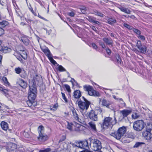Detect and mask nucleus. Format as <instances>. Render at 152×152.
<instances>
[{"instance_id":"obj_32","label":"nucleus","mask_w":152,"mask_h":152,"mask_svg":"<svg viewBox=\"0 0 152 152\" xmlns=\"http://www.w3.org/2000/svg\"><path fill=\"white\" fill-rule=\"evenodd\" d=\"M141 53H146L147 50V48L145 46H144L143 47H141V46L140 48H138Z\"/></svg>"},{"instance_id":"obj_19","label":"nucleus","mask_w":152,"mask_h":152,"mask_svg":"<svg viewBox=\"0 0 152 152\" xmlns=\"http://www.w3.org/2000/svg\"><path fill=\"white\" fill-rule=\"evenodd\" d=\"M81 148L87 149L88 148V145L87 141L85 140L81 141Z\"/></svg>"},{"instance_id":"obj_47","label":"nucleus","mask_w":152,"mask_h":152,"mask_svg":"<svg viewBox=\"0 0 152 152\" xmlns=\"http://www.w3.org/2000/svg\"><path fill=\"white\" fill-rule=\"evenodd\" d=\"M64 87L66 88V90L69 92H71V89L70 86L67 84H65L64 85Z\"/></svg>"},{"instance_id":"obj_13","label":"nucleus","mask_w":152,"mask_h":152,"mask_svg":"<svg viewBox=\"0 0 152 152\" xmlns=\"http://www.w3.org/2000/svg\"><path fill=\"white\" fill-rule=\"evenodd\" d=\"M134 137V134L132 132L129 133L127 134V137L126 138V139H125V138L123 139V140L124 142L125 143L127 142L129 143L130 142V140H129L128 138H129L131 139H133Z\"/></svg>"},{"instance_id":"obj_36","label":"nucleus","mask_w":152,"mask_h":152,"mask_svg":"<svg viewBox=\"0 0 152 152\" xmlns=\"http://www.w3.org/2000/svg\"><path fill=\"white\" fill-rule=\"evenodd\" d=\"M94 14L96 15H97L101 17H103L104 16V15L103 14L96 10L94 12Z\"/></svg>"},{"instance_id":"obj_26","label":"nucleus","mask_w":152,"mask_h":152,"mask_svg":"<svg viewBox=\"0 0 152 152\" xmlns=\"http://www.w3.org/2000/svg\"><path fill=\"white\" fill-rule=\"evenodd\" d=\"M58 107V104L57 103L53 105L50 106V109L51 110L56 111Z\"/></svg>"},{"instance_id":"obj_17","label":"nucleus","mask_w":152,"mask_h":152,"mask_svg":"<svg viewBox=\"0 0 152 152\" xmlns=\"http://www.w3.org/2000/svg\"><path fill=\"white\" fill-rule=\"evenodd\" d=\"M86 19L88 20L91 23H94L97 24H99L100 23L99 22L96 20V18L93 17L91 16H88Z\"/></svg>"},{"instance_id":"obj_5","label":"nucleus","mask_w":152,"mask_h":152,"mask_svg":"<svg viewBox=\"0 0 152 152\" xmlns=\"http://www.w3.org/2000/svg\"><path fill=\"white\" fill-rule=\"evenodd\" d=\"M145 123L142 120H138L134 122L133 128L136 131H141L144 128Z\"/></svg>"},{"instance_id":"obj_41","label":"nucleus","mask_w":152,"mask_h":152,"mask_svg":"<svg viewBox=\"0 0 152 152\" xmlns=\"http://www.w3.org/2000/svg\"><path fill=\"white\" fill-rule=\"evenodd\" d=\"M116 22V20L115 19L113 18H110L108 21V23L110 24H112L113 23H115Z\"/></svg>"},{"instance_id":"obj_12","label":"nucleus","mask_w":152,"mask_h":152,"mask_svg":"<svg viewBox=\"0 0 152 152\" xmlns=\"http://www.w3.org/2000/svg\"><path fill=\"white\" fill-rule=\"evenodd\" d=\"M142 135L144 138L147 140H150L152 137L151 133L148 131H145L143 132Z\"/></svg>"},{"instance_id":"obj_60","label":"nucleus","mask_w":152,"mask_h":152,"mask_svg":"<svg viewBox=\"0 0 152 152\" xmlns=\"http://www.w3.org/2000/svg\"><path fill=\"white\" fill-rule=\"evenodd\" d=\"M118 99L120 101H121L122 102H121V103H122V104H125V103L123 101L122 99L119 98L118 99Z\"/></svg>"},{"instance_id":"obj_59","label":"nucleus","mask_w":152,"mask_h":152,"mask_svg":"<svg viewBox=\"0 0 152 152\" xmlns=\"http://www.w3.org/2000/svg\"><path fill=\"white\" fill-rule=\"evenodd\" d=\"M80 9L81 11H82V10H87V9L86 7H82V8H81Z\"/></svg>"},{"instance_id":"obj_43","label":"nucleus","mask_w":152,"mask_h":152,"mask_svg":"<svg viewBox=\"0 0 152 152\" xmlns=\"http://www.w3.org/2000/svg\"><path fill=\"white\" fill-rule=\"evenodd\" d=\"M2 80L3 81H4L5 85H9V83L8 82L7 79L6 77H3L2 78Z\"/></svg>"},{"instance_id":"obj_33","label":"nucleus","mask_w":152,"mask_h":152,"mask_svg":"<svg viewBox=\"0 0 152 152\" xmlns=\"http://www.w3.org/2000/svg\"><path fill=\"white\" fill-rule=\"evenodd\" d=\"M38 132L39 134L40 133H44V127L42 126H40L38 128Z\"/></svg>"},{"instance_id":"obj_38","label":"nucleus","mask_w":152,"mask_h":152,"mask_svg":"<svg viewBox=\"0 0 152 152\" xmlns=\"http://www.w3.org/2000/svg\"><path fill=\"white\" fill-rule=\"evenodd\" d=\"M140 117V115L137 113H134L132 115V118L134 119H137Z\"/></svg>"},{"instance_id":"obj_37","label":"nucleus","mask_w":152,"mask_h":152,"mask_svg":"<svg viewBox=\"0 0 152 152\" xmlns=\"http://www.w3.org/2000/svg\"><path fill=\"white\" fill-rule=\"evenodd\" d=\"M48 58L52 63L54 65L57 64L56 62L53 59L52 55Z\"/></svg>"},{"instance_id":"obj_34","label":"nucleus","mask_w":152,"mask_h":152,"mask_svg":"<svg viewBox=\"0 0 152 152\" xmlns=\"http://www.w3.org/2000/svg\"><path fill=\"white\" fill-rule=\"evenodd\" d=\"M20 73L21 74H20V76L21 77L24 78H25L26 77L27 74L26 72L23 69V70L22 72H21Z\"/></svg>"},{"instance_id":"obj_2","label":"nucleus","mask_w":152,"mask_h":152,"mask_svg":"<svg viewBox=\"0 0 152 152\" xmlns=\"http://www.w3.org/2000/svg\"><path fill=\"white\" fill-rule=\"evenodd\" d=\"M90 145L92 150L94 151H97L100 150L102 148L101 143L100 141L97 139L89 138Z\"/></svg>"},{"instance_id":"obj_40","label":"nucleus","mask_w":152,"mask_h":152,"mask_svg":"<svg viewBox=\"0 0 152 152\" xmlns=\"http://www.w3.org/2000/svg\"><path fill=\"white\" fill-rule=\"evenodd\" d=\"M51 151L50 148H47L44 150H41L39 151V152H50Z\"/></svg>"},{"instance_id":"obj_16","label":"nucleus","mask_w":152,"mask_h":152,"mask_svg":"<svg viewBox=\"0 0 152 152\" xmlns=\"http://www.w3.org/2000/svg\"><path fill=\"white\" fill-rule=\"evenodd\" d=\"M75 124H73L72 123H69L67 122V128L70 131H72L74 126L76 125L77 127L79 128L81 126L79 124L75 122L74 123Z\"/></svg>"},{"instance_id":"obj_55","label":"nucleus","mask_w":152,"mask_h":152,"mask_svg":"<svg viewBox=\"0 0 152 152\" xmlns=\"http://www.w3.org/2000/svg\"><path fill=\"white\" fill-rule=\"evenodd\" d=\"M24 135L27 138H28L29 137V135L27 132H25L24 133Z\"/></svg>"},{"instance_id":"obj_63","label":"nucleus","mask_w":152,"mask_h":152,"mask_svg":"<svg viewBox=\"0 0 152 152\" xmlns=\"http://www.w3.org/2000/svg\"><path fill=\"white\" fill-rule=\"evenodd\" d=\"M86 10H82L81 12L83 14H85L86 13Z\"/></svg>"},{"instance_id":"obj_45","label":"nucleus","mask_w":152,"mask_h":152,"mask_svg":"<svg viewBox=\"0 0 152 152\" xmlns=\"http://www.w3.org/2000/svg\"><path fill=\"white\" fill-rule=\"evenodd\" d=\"M0 91H2L5 94H6L8 92L7 90L4 89L3 87H0Z\"/></svg>"},{"instance_id":"obj_21","label":"nucleus","mask_w":152,"mask_h":152,"mask_svg":"<svg viewBox=\"0 0 152 152\" xmlns=\"http://www.w3.org/2000/svg\"><path fill=\"white\" fill-rule=\"evenodd\" d=\"M81 95V94L79 90H77L74 91L73 95L74 98L76 99H78L80 97Z\"/></svg>"},{"instance_id":"obj_46","label":"nucleus","mask_w":152,"mask_h":152,"mask_svg":"<svg viewBox=\"0 0 152 152\" xmlns=\"http://www.w3.org/2000/svg\"><path fill=\"white\" fill-rule=\"evenodd\" d=\"M124 26L125 27L127 28L128 29H132L133 28L132 27L129 26L128 24H127L126 23H124Z\"/></svg>"},{"instance_id":"obj_9","label":"nucleus","mask_w":152,"mask_h":152,"mask_svg":"<svg viewBox=\"0 0 152 152\" xmlns=\"http://www.w3.org/2000/svg\"><path fill=\"white\" fill-rule=\"evenodd\" d=\"M17 148V145L16 144L9 142L7 147L6 149L7 151L12 152V151L16 149Z\"/></svg>"},{"instance_id":"obj_3","label":"nucleus","mask_w":152,"mask_h":152,"mask_svg":"<svg viewBox=\"0 0 152 152\" xmlns=\"http://www.w3.org/2000/svg\"><path fill=\"white\" fill-rule=\"evenodd\" d=\"M126 132V129L125 127L123 126L119 128L117 132H110V134L117 140H120Z\"/></svg>"},{"instance_id":"obj_15","label":"nucleus","mask_w":152,"mask_h":152,"mask_svg":"<svg viewBox=\"0 0 152 152\" xmlns=\"http://www.w3.org/2000/svg\"><path fill=\"white\" fill-rule=\"evenodd\" d=\"M17 83L21 87L23 88H25L27 87V83L26 82L22 79H19L18 80Z\"/></svg>"},{"instance_id":"obj_53","label":"nucleus","mask_w":152,"mask_h":152,"mask_svg":"<svg viewBox=\"0 0 152 152\" xmlns=\"http://www.w3.org/2000/svg\"><path fill=\"white\" fill-rule=\"evenodd\" d=\"M75 15V13L72 12L68 13V15L71 17H73Z\"/></svg>"},{"instance_id":"obj_11","label":"nucleus","mask_w":152,"mask_h":152,"mask_svg":"<svg viewBox=\"0 0 152 152\" xmlns=\"http://www.w3.org/2000/svg\"><path fill=\"white\" fill-rule=\"evenodd\" d=\"M99 102L102 103V105L103 106H105L107 108L109 107V106L111 104V103L109 101L103 99H99Z\"/></svg>"},{"instance_id":"obj_64","label":"nucleus","mask_w":152,"mask_h":152,"mask_svg":"<svg viewBox=\"0 0 152 152\" xmlns=\"http://www.w3.org/2000/svg\"><path fill=\"white\" fill-rule=\"evenodd\" d=\"M80 152H92V151H80Z\"/></svg>"},{"instance_id":"obj_20","label":"nucleus","mask_w":152,"mask_h":152,"mask_svg":"<svg viewBox=\"0 0 152 152\" xmlns=\"http://www.w3.org/2000/svg\"><path fill=\"white\" fill-rule=\"evenodd\" d=\"M41 48L42 51L45 53L48 57L51 55L50 50L47 47H45V48L41 47Z\"/></svg>"},{"instance_id":"obj_18","label":"nucleus","mask_w":152,"mask_h":152,"mask_svg":"<svg viewBox=\"0 0 152 152\" xmlns=\"http://www.w3.org/2000/svg\"><path fill=\"white\" fill-rule=\"evenodd\" d=\"M89 127L92 130L96 132L97 129L96 127V124L94 122L92 121L90 122L88 124Z\"/></svg>"},{"instance_id":"obj_62","label":"nucleus","mask_w":152,"mask_h":152,"mask_svg":"<svg viewBox=\"0 0 152 152\" xmlns=\"http://www.w3.org/2000/svg\"><path fill=\"white\" fill-rule=\"evenodd\" d=\"M30 10L31 11V12L35 16H36V15L34 13V12L32 8H30Z\"/></svg>"},{"instance_id":"obj_1","label":"nucleus","mask_w":152,"mask_h":152,"mask_svg":"<svg viewBox=\"0 0 152 152\" xmlns=\"http://www.w3.org/2000/svg\"><path fill=\"white\" fill-rule=\"evenodd\" d=\"M29 87L28 96V100L27 101V103L29 107H34L37 104L36 102L34 101L37 94L36 86L33 83L32 85L30 84Z\"/></svg>"},{"instance_id":"obj_23","label":"nucleus","mask_w":152,"mask_h":152,"mask_svg":"<svg viewBox=\"0 0 152 152\" xmlns=\"http://www.w3.org/2000/svg\"><path fill=\"white\" fill-rule=\"evenodd\" d=\"M119 9L121 11L126 14H130L131 13V11L127 8L121 7Z\"/></svg>"},{"instance_id":"obj_52","label":"nucleus","mask_w":152,"mask_h":152,"mask_svg":"<svg viewBox=\"0 0 152 152\" xmlns=\"http://www.w3.org/2000/svg\"><path fill=\"white\" fill-rule=\"evenodd\" d=\"M91 45H92V47L93 48L96 50H97V47L95 44L94 43H91Z\"/></svg>"},{"instance_id":"obj_28","label":"nucleus","mask_w":152,"mask_h":152,"mask_svg":"<svg viewBox=\"0 0 152 152\" xmlns=\"http://www.w3.org/2000/svg\"><path fill=\"white\" fill-rule=\"evenodd\" d=\"M72 112L73 116L75 119L77 120L78 121L80 122V121H79L80 119H79L78 115L76 112V110H72Z\"/></svg>"},{"instance_id":"obj_61","label":"nucleus","mask_w":152,"mask_h":152,"mask_svg":"<svg viewBox=\"0 0 152 152\" xmlns=\"http://www.w3.org/2000/svg\"><path fill=\"white\" fill-rule=\"evenodd\" d=\"M100 45L102 46V47L103 48H105V46L104 44L100 43Z\"/></svg>"},{"instance_id":"obj_7","label":"nucleus","mask_w":152,"mask_h":152,"mask_svg":"<svg viewBox=\"0 0 152 152\" xmlns=\"http://www.w3.org/2000/svg\"><path fill=\"white\" fill-rule=\"evenodd\" d=\"M84 88L90 96H99L100 95L99 92L94 90L91 86H86L84 87Z\"/></svg>"},{"instance_id":"obj_27","label":"nucleus","mask_w":152,"mask_h":152,"mask_svg":"<svg viewBox=\"0 0 152 152\" xmlns=\"http://www.w3.org/2000/svg\"><path fill=\"white\" fill-rule=\"evenodd\" d=\"M144 143L140 142H137L135 143L134 145L133 146V148H138L141 146V145L144 144Z\"/></svg>"},{"instance_id":"obj_8","label":"nucleus","mask_w":152,"mask_h":152,"mask_svg":"<svg viewBox=\"0 0 152 152\" xmlns=\"http://www.w3.org/2000/svg\"><path fill=\"white\" fill-rule=\"evenodd\" d=\"M88 116L90 119L94 121L98 120L97 113L93 110H91L88 114Z\"/></svg>"},{"instance_id":"obj_57","label":"nucleus","mask_w":152,"mask_h":152,"mask_svg":"<svg viewBox=\"0 0 152 152\" xmlns=\"http://www.w3.org/2000/svg\"><path fill=\"white\" fill-rule=\"evenodd\" d=\"M127 18H130L133 19L135 18V17L134 15H132L131 16L128 15Z\"/></svg>"},{"instance_id":"obj_42","label":"nucleus","mask_w":152,"mask_h":152,"mask_svg":"<svg viewBox=\"0 0 152 152\" xmlns=\"http://www.w3.org/2000/svg\"><path fill=\"white\" fill-rule=\"evenodd\" d=\"M58 70L60 72L66 71V69L61 65H59L58 67Z\"/></svg>"},{"instance_id":"obj_48","label":"nucleus","mask_w":152,"mask_h":152,"mask_svg":"<svg viewBox=\"0 0 152 152\" xmlns=\"http://www.w3.org/2000/svg\"><path fill=\"white\" fill-rule=\"evenodd\" d=\"M61 94H62L63 99H64V101L66 102H67V99L65 96V94H64V93H63V92H61Z\"/></svg>"},{"instance_id":"obj_50","label":"nucleus","mask_w":152,"mask_h":152,"mask_svg":"<svg viewBox=\"0 0 152 152\" xmlns=\"http://www.w3.org/2000/svg\"><path fill=\"white\" fill-rule=\"evenodd\" d=\"M116 59H117V61L118 63L119 64H121V60L119 56H117V57H116Z\"/></svg>"},{"instance_id":"obj_6","label":"nucleus","mask_w":152,"mask_h":152,"mask_svg":"<svg viewBox=\"0 0 152 152\" xmlns=\"http://www.w3.org/2000/svg\"><path fill=\"white\" fill-rule=\"evenodd\" d=\"M83 101L81 100L79 101L77 104L79 108L82 110H83L85 109L87 110L89 107L90 104V102L88 101L84 97H82Z\"/></svg>"},{"instance_id":"obj_4","label":"nucleus","mask_w":152,"mask_h":152,"mask_svg":"<svg viewBox=\"0 0 152 152\" xmlns=\"http://www.w3.org/2000/svg\"><path fill=\"white\" fill-rule=\"evenodd\" d=\"M117 123V120L115 118L114 119L110 117L105 118L102 125L103 126L110 127Z\"/></svg>"},{"instance_id":"obj_30","label":"nucleus","mask_w":152,"mask_h":152,"mask_svg":"<svg viewBox=\"0 0 152 152\" xmlns=\"http://www.w3.org/2000/svg\"><path fill=\"white\" fill-rule=\"evenodd\" d=\"M103 41L108 45H111L112 43V41L111 39L107 38H104L103 39Z\"/></svg>"},{"instance_id":"obj_51","label":"nucleus","mask_w":152,"mask_h":152,"mask_svg":"<svg viewBox=\"0 0 152 152\" xmlns=\"http://www.w3.org/2000/svg\"><path fill=\"white\" fill-rule=\"evenodd\" d=\"M81 141L80 142H76V144L75 145V146H76V147H78L79 148H81Z\"/></svg>"},{"instance_id":"obj_56","label":"nucleus","mask_w":152,"mask_h":152,"mask_svg":"<svg viewBox=\"0 0 152 152\" xmlns=\"http://www.w3.org/2000/svg\"><path fill=\"white\" fill-rule=\"evenodd\" d=\"M106 51L107 54L110 55L111 53V50L109 48L106 49Z\"/></svg>"},{"instance_id":"obj_49","label":"nucleus","mask_w":152,"mask_h":152,"mask_svg":"<svg viewBox=\"0 0 152 152\" xmlns=\"http://www.w3.org/2000/svg\"><path fill=\"white\" fill-rule=\"evenodd\" d=\"M137 37H138L139 39H141L142 41H144L145 40V38L144 36L142 35H140L137 36Z\"/></svg>"},{"instance_id":"obj_22","label":"nucleus","mask_w":152,"mask_h":152,"mask_svg":"<svg viewBox=\"0 0 152 152\" xmlns=\"http://www.w3.org/2000/svg\"><path fill=\"white\" fill-rule=\"evenodd\" d=\"M1 126L2 129L5 131L7 130L8 128L7 123L4 121L1 122Z\"/></svg>"},{"instance_id":"obj_35","label":"nucleus","mask_w":152,"mask_h":152,"mask_svg":"<svg viewBox=\"0 0 152 152\" xmlns=\"http://www.w3.org/2000/svg\"><path fill=\"white\" fill-rule=\"evenodd\" d=\"M15 71L16 73L19 74L22 72L23 70L20 67H18L15 68Z\"/></svg>"},{"instance_id":"obj_24","label":"nucleus","mask_w":152,"mask_h":152,"mask_svg":"<svg viewBox=\"0 0 152 152\" xmlns=\"http://www.w3.org/2000/svg\"><path fill=\"white\" fill-rule=\"evenodd\" d=\"M21 41L23 43L26 45H28L29 43V40L27 37H22L21 38Z\"/></svg>"},{"instance_id":"obj_58","label":"nucleus","mask_w":152,"mask_h":152,"mask_svg":"<svg viewBox=\"0 0 152 152\" xmlns=\"http://www.w3.org/2000/svg\"><path fill=\"white\" fill-rule=\"evenodd\" d=\"M92 29L94 31H96V28L94 26H92L91 27Z\"/></svg>"},{"instance_id":"obj_14","label":"nucleus","mask_w":152,"mask_h":152,"mask_svg":"<svg viewBox=\"0 0 152 152\" xmlns=\"http://www.w3.org/2000/svg\"><path fill=\"white\" fill-rule=\"evenodd\" d=\"M132 112V110H124L120 111V113L122 115L123 118L126 117Z\"/></svg>"},{"instance_id":"obj_44","label":"nucleus","mask_w":152,"mask_h":152,"mask_svg":"<svg viewBox=\"0 0 152 152\" xmlns=\"http://www.w3.org/2000/svg\"><path fill=\"white\" fill-rule=\"evenodd\" d=\"M136 45L138 48H140L141 46V42L139 40H137Z\"/></svg>"},{"instance_id":"obj_25","label":"nucleus","mask_w":152,"mask_h":152,"mask_svg":"<svg viewBox=\"0 0 152 152\" xmlns=\"http://www.w3.org/2000/svg\"><path fill=\"white\" fill-rule=\"evenodd\" d=\"M2 49L3 53H9L11 52L12 50L10 48H9L7 47H4L2 48Z\"/></svg>"},{"instance_id":"obj_29","label":"nucleus","mask_w":152,"mask_h":152,"mask_svg":"<svg viewBox=\"0 0 152 152\" xmlns=\"http://www.w3.org/2000/svg\"><path fill=\"white\" fill-rule=\"evenodd\" d=\"M20 55L24 59H26L27 58V53L24 50L22 51L20 53Z\"/></svg>"},{"instance_id":"obj_31","label":"nucleus","mask_w":152,"mask_h":152,"mask_svg":"<svg viewBox=\"0 0 152 152\" xmlns=\"http://www.w3.org/2000/svg\"><path fill=\"white\" fill-rule=\"evenodd\" d=\"M9 24V23L8 21L5 20H4L2 22H0V25L3 27L8 25Z\"/></svg>"},{"instance_id":"obj_54","label":"nucleus","mask_w":152,"mask_h":152,"mask_svg":"<svg viewBox=\"0 0 152 152\" xmlns=\"http://www.w3.org/2000/svg\"><path fill=\"white\" fill-rule=\"evenodd\" d=\"M4 30L1 28H0V36L4 34Z\"/></svg>"},{"instance_id":"obj_39","label":"nucleus","mask_w":152,"mask_h":152,"mask_svg":"<svg viewBox=\"0 0 152 152\" xmlns=\"http://www.w3.org/2000/svg\"><path fill=\"white\" fill-rule=\"evenodd\" d=\"M133 31L134 33H136L137 35V36H139L141 34L140 31L137 29L135 28H133Z\"/></svg>"},{"instance_id":"obj_10","label":"nucleus","mask_w":152,"mask_h":152,"mask_svg":"<svg viewBox=\"0 0 152 152\" xmlns=\"http://www.w3.org/2000/svg\"><path fill=\"white\" fill-rule=\"evenodd\" d=\"M38 140L42 142H44L47 140L48 139V136L45 133H43L39 134V135L37 137Z\"/></svg>"}]
</instances>
